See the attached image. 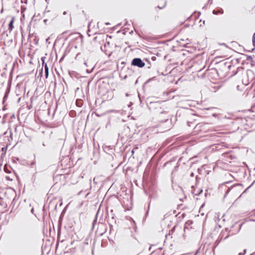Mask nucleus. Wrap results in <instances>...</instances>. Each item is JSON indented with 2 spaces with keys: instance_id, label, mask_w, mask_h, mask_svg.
<instances>
[{
  "instance_id": "f257e3e1",
  "label": "nucleus",
  "mask_w": 255,
  "mask_h": 255,
  "mask_svg": "<svg viewBox=\"0 0 255 255\" xmlns=\"http://www.w3.org/2000/svg\"><path fill=\"white\" fill-rule=\"evenodd\" d=\"M26 234L23 232H20L17 236V243L19 252L21 255H25L27 250L28 242Z\"/></svg>"
},
{
  "instance_id": "f03ea898",
  "label": "nucleus",
  "mask_w": 255,
  "mask_h": 255,
  "mask_svg": "<svg viewBox=\"0 0 255 255\" xmlns=\"http://www.w3.org/2000/svg\"><path fill=\"white\" fill-rule=\"evenodd\" d=\"M55 185L61 186L64 185L66 182V176L65 174H57L53 177Z\"/></svg>"
},
{
  "instance_id": "7ed1b4c3",
  "label": "nucleus",
  "mask_w": 255,
  "mask_h": 255,
  "mask_svg": "<svg viewBox=\"0 0 255 255\" xmlns=\"http://www.w3.org/2000/svg\"><path fill=\"white\" fill-rule=\"evenodd\" d=\"M3 193L5 198L8 200L12 199L13 197H16V192L12 188H8L3 190Z\"/></svg>"
},
{
  "instance_id": "20e7f679",
  "label": "nucleus",
  "mask_w": 255,
  "mask_h": 255,
  "mask_svg": "<svg viewBox=\"0 0 255 255\" xmlns=\"http://www.w3.org/2000/svg\"><path fill=\"white\" fill-rule=\"evenodd\" d=\"M131 65L142 68L145 66V63L141 60V59L137 58L132 60Z\"/></svg>"
},
{
  "instance_id": "39448f33",
  "label": "nucleus",
  "mask_w": 255,
  "mask_h": 255,
  "mask_svg": "<svg viewBox=\"0 0 255 255\" xmlns=\"http://www.w3.org/2000/svg\"><path fill=\"white\" fill-rule=\"evenodd\" d=\"M10 86H11V82H9V84H8V86L6 89V90L5 92V94L4 95V97L3 98V103L4 102V101L5 100H6V99H7V97H8V94L10 92Z\"/></svg>"
},
{
  "instance_id": "423d86ee",
  "label": "nucleus",
  "mask_w": 255,
  "mask_h": 255,
  "mask_svg": "<svg viewBox=\"0 0 255 255\" xmlns=\"http://www.w3.org/2000/svg\"><path fill=\"white\" fill-rule=\"evenodd\" d=\"M69 75L72 78H75L76 79H78L79 78V74L75 71H69Z\"/></svg>"
},
{
  "instance_id": "0eeeda50",
  "label": "nucleus",
  "mask_w": 255,
  "mask_h": 255,
  "mask_svg": "<svg viewBox=\"0 0 255 255\" xmlns=\"http://www.w3.org/2000/svg\"><path fill=\"white\" fill-rule=\"evenodd\" d=\"M14 17H13L8 24V29L10 31H12L13 28V22H14Z\"/></svg>"
},
{
  "instance_id": "6e6552de",
  "label": "nucleus",
  "mask_w": 255,
  "mask_h": 255,
  "mask_svg": "<svg viewBox=\"0 0 255 255\" xmlns=\"http://www.w3.org/2000/svg\"><path fill=\"white\" fill-rule=\"evenodd\" d=\"M43 66L44 68L45 76L46 78H47L49 75V68L47 64H45Z\"/></svg>"
},
{
  "instance_id": "1a4fd4ad",
  "label": "nucleus",
  "mask_w": 255,
  "mask_h": 255,
  "mask_svg": "<svg viewBox=\"0 0 255 255\" xmlns=\"http://www.w3.org/2000/svg\"><path fill=\"white\" fill-rule=\"evenodd\" d=\"M71 36L72 37V38L73 39H76L77 37L80 36V33H72V34H71Z\"/></svg>"
},
{
  "instance_id": "9d476101",
  "label": "nucleus",
  "mask_w": 255,
  "mask_h": 255,
  "mask_svg": "<svg viewBox=\"0 0 255 255\" xmlns=\"http://www.w3.org/2000/svg\"><path fill=\"white\" fill-rule=\"evenodd\" d=\"M166 3V1L165 0H163L162 2V3L161 4L160 6L159 5H158L157 6L159 8H162L164 7L165 6Z\"/></svg>"
},
{
  "instance_id": "9b49d317",
  "label": "nucleus",
  "mask_w": 255,
  "mask_h": 255,
  "mask_svg": "<svg viewBox=\"0 0 255 255\" xmlns=\"http://www.w3.org/2000/svg\"><path fill=\"white\" fill-rule=\"evenodd\" d=\"M69 115L70 116L72 117H74L76 116V113L75 111H71L70 112H69Z\"/></svg>"
},
{
  "instance_id": "f8f14e48",
  "label": "nucleus",
  "mask_w": 255,
  "mask_h": 255,
  "mask_svg": "<svg viewBox=\"0 0 255 255\" xmlns=\"http://www.w3.org/2000/svg\"><path fill=\"white\" fill-rule=\"evenodd\" d=\"M76 105L77 107H80V102H79V99H76Z\"/></svg>"
},
{
  "instance_id": "ddd939ff",
  "label": "nucleus",
  "mask_w": 255,
  "mask_h": 255,
  "mask_svg": "<svg viewBox=\"0 0 255 255\" xmlns=\"http://www.w3.org/2000/svg\"><path fill=\"white\" fill-rule=\"evenodd\" d=\"M252 40H253V44L254 46H255V33L253 34Z\"/></svg>"
},
{
  "instance_id": "4468645a",
  "label": "nucleus",
  "mask_w": 255,
  "mask_h": 255,
  "mask_svg": "<svg viewBox=\"0 0 255 255\" xmlns=\"http://www.w3.org/2000/svg\"><path fill=\"white\" fill-rule=\"evenodd\" d=\"M45 58H46L45 57H42L41 58V61L42 62L43 66H44L45 65V64H46L45 63V62H44V60H45Z\"/></svg>"
},
{
  "instance_id": "2eb2a0df",
  "label": "nucleus",
  "mask_w": 255,
  "mask_h": 255,
  "mask_svg": "<svg viewBox=\"0 0 255 255\" xmlns=\"http://www.w3.org/2000/svg\"><path fill=\"white\" fill-rule=\"evenodd\" d=\"M5 179L8 180V181H12V178H11L10 176H6L5 177Z\"/></svg>"
},
{
  "instance_id": "dca6fc26",
  "label": "nucleus",
  "mask_w": 255,
  "mask_h": 255,
  "mask_svg": "<svg viewBox=\"0 0 255 255\" xmlns=\"http://www.w3.org/2000/svg\"><path fill=\"white\" fill-rule=\"evenodd\" d=\"M191 224H192V221H188L186 223V226L189 225H190Z\"/></svg>"
},
{
  "instance_id": "f3484780",
  "label": "nucleus",
  "mask_w": 255,
  "mask_h": 255,
  "mask_svg": "<svg viewBox=\"0 0 255 255\" xmlns=\"http://www.w3.org/2000/svg\"><path fill=\"white\" fill-rule=\"evenodd\" d=\"M177 228H178V227H177V226H175V227L172 229V232H174V231L176 230V229H177Z\"/></svg>"
},
{
  "instance_id": "a211bd4d",
  "label": "nucleus",
  "mask_w": 255,
  "mask_h": 255,
  "mask_svg": "<svg viewBox=\"0 0 255 255\" xmlns=\"http://www.w3.org/2000/svg\"><path fill=\"white\" fill-rule=\"evenodd\" d=\"M246 250H245L244 251V253H240L238 255H244L246 253Z\"/></svg>"
},
{
  "instance_id": "6ab92c4d",
  "label": "nucleus",
  "mask_w": 255,
  "mask_h": 255,
  "mask_svg": "<svg viewBox=\"0 0 255 255\" xmlns=\"http://www.w3.org/2000/svg\"><path fill=\"white\" fill-rule=\"evenodd\" d=\"M234 187H231L230 188H229V189L228 190L227 192H229V191H231V190H233V189H234Z\"/></svg>"
},
{
  "instance_id": "aec40b11",
  "label": "nucleus",
  "mask_w": 255,
  "mask_h": 255,
  "mask_svg": "<svg viewBox=\"0 0 255 255\" xmlns=\"http://www.w3.org/2000/svg\"><path fill=\"white\" fill-rule=\"evenodd\" d=\"M4 170L5 172H7V173H10V172L8 170H7V169L5 167H4Z\"/></svg>"
},
{
  "instance_id": "412c9836",
  "label": "nucleus",
  "mask_w": 255,
  "mask_h": 255,
  "mask_svg": "<svg viewBox=\"0 0 255 255\" xmlns=\"http://www.w3.org/2000/svg\"><path fill=\"white\" fill-rule=\"evenodd\" d=\"M59 142L61 144H63L64 143L63 139H59Z\"/></svg>"
},
{
  "instance_id": "4be33fe9",
  "label": "nucleus",
  "mask_w": 255,
  "mask_h": 255,
  "mask_svg": "<svg viewBox=\"0 0 255 255\" xmlns=\"http://www.w3.org/2000/svg\"><path fill=\"white\" fill-rule=\"evenodd\" d=\"M74 243H78V241H76V242L73 241V242H71V244H72H72H74Z\"/></svg>"
},
{
  "instance_id": "5701e85b",
  "label": "nucleus",
  "mask_w": 255,
  "mask_h": 255,
  "mask_svg": "<svg viewBox=\"0 0 255 255\" xmlns=\"http://www.w3.org/2000/svg\"><path fill=\"white\" fill-rule=\"evenodd\" d=\"M134 150H135V148H133V149L131 151V152H132V154L133 155L134 153Z\"/></svg>"
},
{
  "instance_id": "b1692460",
  "label": "nucleus",
  "mask_w": 255,
  "mask_h": 255,
  "mask_svg": "<svg viewBox=\"0 0 255 255\" xmlns=\"http://www.w3.org/2000/svg\"><path fill=\"white\" fill-rule=\"evenodd\" d=\"M6 149V147H2V148H1V150H2V151H5Z\"/></svg>"
},
{
  "instance_id": "393cba45",
  "label": "nucleus",
  "mask_w": 255,
  "mask_h": 255,
  "mask_svg": "<svg viewBox=\"0 0 255 255\" xmlns=\"http://www.w3.org/2000/svg\"><path fill=\"white\" fill-rule=\"evenodd\" d=\"M14 200H15V198H14V197H13V200H12V204H14Z\"/></svg>"
},
{
  "instance_id": "a878e982",
  "label": "nucleus",
  "mask_w": 255,
  "mask_h": 255,
  "mask_svg": "<svg viewBox=\"0 0 255 255\" xmlns=\"http://www.w3.org/2000/svg\"><path fill=\"white\" fill-rule=\"evenodd\" d=\"M79 90V88H77L75 90V92L76 93Z\"/></svg>"
},
{
  "instance_id": "bb28decb",
  "label": "nucleus",
  "mask_w": 255,
  "mask_h": 255,
  "mask_svg": "<svg viewBox=\"0 0 255 255\" xmlns=\"http://www.w3.org/2000/svg\"><path fill=\"white\" fill-rule=\"evenodd\" d=\"M31 213H33V212H34V209H32L31 210Z\"/></svg>"
},
{
  "instance_id": "cd10ccee",
  "label": "nucleus",
  "mask_w": 255,
  "mask_h": 255,
  "mask_svg": "<svg viewBox=\"0 0 255 255\" xmlns=\"http://www.w3.org/2000/svg\"><path fill=\"white\" fill-rule=\"evenodd\" d=\"M47 21V19H44V22L45 23H46Z\"/></svg>"
},
{
  "instance_id": "c85d7f7f",
  "label": "nucleus",
  "mask_w": 255,
  "mask_h": 255,
  "mask_svg": "<svg viewBox=\"0 0 255 255\" xmlns=\"http://www.w3.org/2000/svg\"><path fill=\"white\" fill-rule=\"evenodd\" d=\"M213 13H214V14H217V13L216 12V11H215V10H214V11H213Z\"/></svg>"
},
{
  "instance_id": "c756f323",
  "label": "nucleus",
  "mask_w": 255,
  "mask_h": 255,
  "mask_svg": "<svg viewBox=\"0 0 255 255\" xmlns=\"http://www.w3.org/2000/svg\"><path fill=\"white\" fill-rule=\"evenodd\" d=\"M134 148H135V149H138V147H137V146L135 147Z\"/></svg>"
},
{
  "instance_id": "7c9ffc66",
  "label": "nucleus",
  "mask_w": 255,
  "mask_h": 255,
  "mask_svg": "<svg viewBox=\"0 0 255 255\" xmlns=\"http://www.w3.org/2000/svg\"><path fill=\"white\" fill-rule=\"evenodd\" d=\"M79 55V53H78L77 55H76V58H77Z\"/></svg>"
},
{
  "instance_id": "2f4dec72",
  "label": "nucleus",
  "mask_w": 255,
  "mask_h": 255,
  "mask_svg": "<svg viewBox=\"0 0 255 255\" xmlns=\"http://www.w3.org/2000/svg\"><path fill=\"white\" fill-rule=\"evenodd\" d=\"M66 13V11H64V13H63L64 14H65Z\"/></svg>"
},
{
  "instance_id": "473e14b6",
  "label": "nucleus",
  "mask_w": 255,
  "mask_h": 255,
  "mask_svg": "<svg viewBox=\"0 0 255 255\" xmlns=\"http://www.w3.org/2000/svg\"><path fill=\"white\" fill-rule=\"evenodd\" d=\"M4 82H2V83H1V85H3V84H4Z\"/></svg>"
},
{
  "instance_id": "72a5a7b5",
  "label": "nucleus",
  "mask_w": 255,
  "mask_h": 255,
  "mask_svg": "<svg viewBox=\"0 0 255 255\" xmlns=\"http://www.w3.org/2000/svg\"><path fill=\"white\" fill-rule=\"evenodd\" d=\"M3 12V9H2L0 12L2 13Z\"/></svg>"
},
{
  "instance_id": "f704fd0d",
  "label": "nucleus",
  "mask_w": 255,
  "mask_h": 255,
  "mask_svg": "<svg viewBox=\"0 0 255 255\" xmlns=\"http://www.w3.org/2000/svg\"><path fill=\"white\" fill-rule=\"evenodd\" d=\"M43 145L45 146V143H43Z\"/></svg>"
},
{
  "instance_id": "c9c22d12",
  "label": "nucleus",
  "mask_w": 255,
  "mask_h": 255,
  "mask_svg": "<svg viewBox=\"0 0 255 255\" xmlns=\"http://www.w3.org/2000/svg\"><path fill=\"white\" fill-rule=\"evenodd\" d=\"M75 48H77V45H76V46H75Z\"/></svg>"
}]
</instances>
